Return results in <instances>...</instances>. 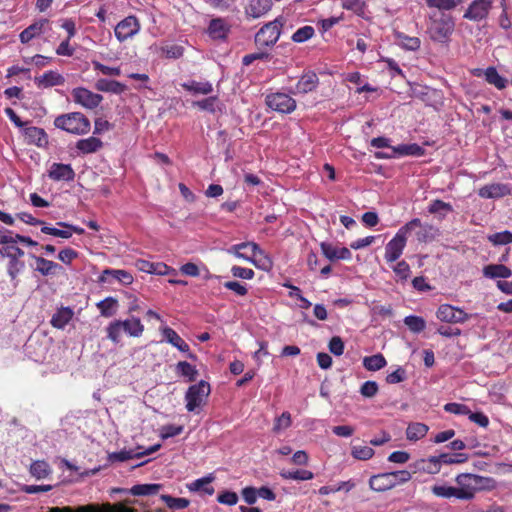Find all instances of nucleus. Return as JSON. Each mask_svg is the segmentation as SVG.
Returning a JSON list of instances; mask_svg holds the SVG:
<instances>
[{"instance_id": "nucleus-1", "label": "nucleus", "mask_w": 512, "mask_h": 512, "mask_svg": "<svg viewBox=\"0 0 512 512\" xmlns=\"http://www.w3.org/2000/svg\"><path fill=\"white\" fill-rule=\"evenodd\" d=\"M454 489L464 492L472 497L479 492L492 491L495 489V480L489 476L472 473H460L454 477Z\"/></svg>"}, {"instance_id": "nucleus-2", "label": "nucleus", "mask_w": 512, "mask_h": 512, "mask_svg": "<svg viewBox=\"0 0 512 512\" xmlns=\"http://www.w3.org/2000/svg\"><path fill=\"white\" fill-rule=\"evenodd\" d=\"M122 333H125L128 337L139 338L143 334V324L139 318L132 316L125 320H113L106 327V335L113 344H119Z\"/></svg>"}, {"instance_id": "nucleus-3", "label": "nucleus", "mask_w": 512, "mask_h": 512, "mask_svg": "<svg viewBox=\"0 0 512 512\" xmlns=\"http://www.w3.org/2000/svg\"><path fill=\"white\" fill-rule=\"evenodd\" d=\"M54 126L73 135H85L91 130L90 120L81 112H70L57 116Z\"/></svg>"}, {"instance_id": "nucleus-4", "label": "nucleus", "mask_w": 512, "mask_h": 512, "mask_svg": "<svg viewBox=\"0 0 512 512\" xmlns=\"http://www.w3.org/2000/svg\"><path fill=\"white\" fill-rule=\"evenodd\" d=\"M427 33L432 41L438 43H448L455 29V22L451 15L441 13L439 17L431 15Z\"/></svg>"}, {"instance_id": "nucleus-5", "label": "nucleus", "mask_w": 512, "mask_h": 512, "mask_svg": "<svg viewBox=\"0 0 512 512\" xmlns=\"http://www.w3.org/2000/svg\"><path fill=\"white\" fill-rule=\"evenodd\" d=\"M37 246V242L28 236L11 231L0 233V256H25L21 247Z\"/></svg>"}, {"instance_id": "nucleus-6", "label": "nucleus", "mask_w": 512, "mask_h": 512, "mask_svg": "<svg viewBox=\"0 0 512 512\" xmlns=\"http://www.w3.org/2000/svg\"><path fill=\"white\" fill-rule=\"evenodd\" d=\"M283 26V18L278 17L275 20L263 25L255 34V44L258 47H272L278 41Z\"/></svg>"}, {"instance_id": "nucleus-7", "label": "nucleus", "mask_w": 512, "mask_h": 512, "mask_svg": "<svg viewBox=\"0 0 512 512\" xmlns=\"http://www.w3.org/2000/svg\"><path fill=\"white\" fill-rule=\"evenodd\" d=\"M209 394L210 385L204 380L188 387L187 393H185V402H187L185 408H187V411L195 412L196 409L205 405Z\"/></svg>"}, {"instance_id": "nucleus-8", "label": "nucleus", "mask_w": 512, "mask_h": 512, "mask_svg": "<svg viewBox=\"0 0 512 512\" xmlns=\"http://www.w3.org/2000/svg\"><path fill=\"white\" fill-rule=\"evenodd\" d=\"M266 105L274 111L290 114L296 109V101L289 94L276 92L266 95Z\"/></svg>"}, {"instance_id": "nucleus-9", "label": "nucleus", "mask_w": 512, "mask_h": 512, "mask_svg": "<svg viewBox=\"0 0 512 512\" xmlns=\"http://www.w3.org/2000/svg\"><path fill=\"white\" fill-rule=\"evenodd\" d=\"M406 233L407 226L401 227L393 239L389 240L388 244H386V251H384V260L386 262L394 263V261L401 257L402 251L406 247Z\"/></svg>"}, {"instance_id": "nucleus-10", "label": "nucleus", "mask_w": 512, "mask_h": 512, "mask_svg": "<svg viewBox=\"0 0 512 512\" xmlns=\"http://www.w3.org/2000/svg\"><path fill=\"white\" fill-rule=\"evenodd\" d=\"M231 251L235 253L236 257L251 262L254 265H258V261L264 256H267L255 242H241L235 244L231 246Z\"/></svg>"}, {"instance_id": "nucleus-11", "label": "nucleus", "mask_w": 512, "mask_h": 512, "mask_svg": "<svg viewBox=\"0 0 512 512\" xmlns=\"http://www.w3.org/2000/svg\"><path fill=\"white\" fill-rule=\"evenodd\" d=\"M437 320L449 324H463L469 320L471 315L464 312L461 308L448 304H441L436 311Z\"/></svg>"}, {"instance_id": "nucleus-12", "label": "nucleus", "mask_w": 512, "mask_h": 512, "mask_svg": "<svg viewBox=\"0 0 512 512\" xmlns=\"http://www.w3.org/2000/svg\"><path fill=\"white\" fill-rule=\"evenodd\" d=\"M71 95L76 104L89 110L97 108L103 100V96L101 94L94 93L84 87L74 88Z\"/></svg>"}, {"instance_id": "nucleus-13", "label": "nucleus", "mask_w": 512, "mask_h": 512, "mask_svg": "<svg viewBox=\"0 0 512 512\" xmlns=\"http://www.w3.org/2000/svg\"><path fill=\"white\" fill-rule=\"evenodd\" d=\"M141 25L134 15H129L121 20L114 29L115 37L119 42H124L139 33Z\"/></svg>"}, {"instance_id": "nucleus-14", "label": "nucleus", "mask_w": 512, "mask_h": 512, "mask_svg": "<svg viewBox=\"0 0 512 512\" xmlns=\"http://www.w3.org/2000/svg\"><path fill=\"white\" fill-rule=\"evenodd\" d=\"M468 461V456L465 453H441L438 456H431L429 459L424 460V462H427L434 466L433 468L424 467L425 470L429 473H436L438 472V467L441 464L444 465H451V464H462L464 462Z\"/></svg>"}, {"instance_id": "nucleus-15", "label": "nucleus", "mask_w": 512, "mask_h": 512, "mask_svg": "<svg viewBox=\"0 0 512 512\" xmlns=\"http://www.w3.org/2000/svg\"><path fill=\"white\" fill-rule=\"evenodd\" d=\"M319 85L318 75L312 70H305L296 85L289 92L294 95L307 94L316 90Z\"/></svg>"}, {"instance_id": "nucleus-16", "label": "nucleus", "mask_w": 512, "mask_h": 512, "mask_svg": "<svg viewBox=\"0 0 512 512\" xmlns=\"http://www.w3.org/2000/svg\"><path fill=\"white\" fill-rule=\"evenodd\" d=\"M118 282L121 285H131L133 283V276L131 273L123 269H104L102 270L99 277H97V283H108Z\"/></svg>"}, {"instance_id": "nucleus-17", "label": "nucleus", "mask_w": 512, "mask_h": 512, "mask_svg": "<svg viewBox=\"0 0 512 512\" xmlns=\"http://www.w3.org/2000/svg\"><path fill=\"white\" fill-rule=\"evenodd\" d=\"M493 0H474L464 13V18L471 21H481L487 18L492 9Z\"/></svg>"}, {"instance_id": "nucleus-18", "label": "nucleus", "mask_w": 512, "mask_h": 512, "mask_svg": "<svg viewBox=\"0 0 512 512\" xmlns=\"http://www.w3.org/2000/svg\"><path fill=\"white\" fill-rule=\"evenodd\" d=\"M430 492L440 499H455L459 501H471L474 499L471 495L465 494L464 492L455 489L453 486H448L446 484L434 485L430 487Z\"/></svg>"}, {"instance_id": "nucleus-19", "label": "nucleus", "mask_w": 512, "mask_h": 512, "mask_svg": "<svg viewBox=\"0 0 512 512\" xmlns=\"http://www.w3.org/2000/svg\"><path fill=\"white\" fill-rule=\"evenodd\" d=\"M160 448V444L150 446L148 449L140 452H134L133 450H122L120 452H112L108 454V461L111 464L116 462H123L129 459H139L148 455H151Z\"/></svg>"}, {"instance_id": "nucleus-20", "label": "nucleus", "mask_w": 512, "mask_h": 512, "mask_svg": "<svg viewBox=\"0 0 512 512\" xmlns=\"http://www.w3.org/2000/svg\"><path fill=\"white\" fill-rule=\"evenodd\" d=\"M23 135L26 143L29 145H36L37 147L44 148L49 143L47 133L40 127L25 126L23 128Z\"/></svg>"}, {"instance_id": "nucleus-21", "label": "nucleus", "mask_w": 512, "mask_h": 512, "mask_svg": "<svg viewBox=\"0 0 512 512\" xmlns=\"http://www.w3.org/2000/svg\"><path fill=\"white\" fill-rule=\"evenodd\" d=\"M474 75L477 77L483 76L488 84L493 85L498 90L505 89L508 84V80L501 76L493 66H489L486 69H476Z\"/></svg>"}, {"instance_id": "nucleus-22", "label": "nucleus", "mask_w": 512, "mask_h": 512, "mask_svg": "<svg viewBox=\"0 0 512 512\" xmlns=\"http://www.w3.org/2000/svg\"><path fill=\"white\" fill-rule=\"evenodd\" d=\"M48 176L54 181H73L75 172L70 164L53 163L48 171Z\"/></svg>"}, {"instance_id": "nucleus-23", "label": "nucleus", "mask_w": 512, "mask_h": 512, "mask_svg": "<svg viewBox=\"0 0 512 512\" xmlns=\"http://www.w3.org/2000/svg\"><path fill=\"white\" fill-rule=\"evenodd\" d=\"M34 82L40 89H47L54 86L64 85L65 78L57 71L49 70L41 76L34 78Z\"/></svg>"}, {"instance_id": "nucleus-24", "label": "nucleus", "mask_w": 512, "mask_h": 512, "mask_svg": "<svg viewBox=\"0 0 512 512\" xmlns=\"http://www.w3.org/2000/svg\"><path fill=\"white\" fill-rule=\"evenodd\" d=\"M49 24L47 19H41L29 25L19 35L21 43L27 44L35 37L41 35L45 31V27Z\"/></svg>"}, {"instance_id": "nucleus-25", "label": "nucleus", "mask_w": 512, "mask_h": 512, "mask_svg": "<svg viewBox=\"0 0 512 512\" xmlns=\"http://www.w3.org/2000/svg\"><path fill=\"white\" fill-rule=\"evenodd\" d=\"M6 260V273L10 276L11 281L16 280L18 275L25 269L23 255L0 256Z\"/></svg>"}, {"instance_id": "nucleus-26", "label": "nucleus", "mask_w": 512, "mask_h": 512, "mask_svg": "<svg viewBox=\"0 0 512 512\" xmlns=\"http://www.w3.org/2000/svg\"><path fill=\"white\" fill-rule=\"evenodd\" d=\"M63 228L65 229H57L52 226H42L41 231L44 234L62 239H68L73 234L82 235L83 232H85L80 226H63Z\"/></svg>"}, {"instance_id": "nucleus-27", "label": "nucleus", "mask_w": 512, "mask_h": 512, "mask_svg": "<svg viewBox=\"0 0 512 512\" xmlns=\"http://www.w3.org/2000/svg\"><path fill=\"white\" fill-rule=\"evenodd\" d=\"M207 31L212 39L224 40L230 31V27L224 19L216 18L210 21Z\"/></svg>"}, {"instance_id": "nucleus-28", "label": "nucleus", "mask_w": 512, "mask_h": 512, "mask_svg": "<svg viewBox=\"0 0 512 512\" xmlns=\"http://www.w3.org/2000/svg\"><path fill=\"white\" fill-rule=\"evenodd\" d=\"M271 6V0H250L245 12L247 16L256 19L265 15Z\"/></svg>"}, {"instance_id": "nucleus-29", "label": "nucleus", "mask_w": 512, "mask_h": 512, "mask_svg": "<svg viewBox=\"0 0 512 512\" xmlns=\"http://www.w3.org/2000/svg\"><path fill=\"white\" fill-rule=\"evenodd\" d=\"M75 147L79 154H92L96 153L103 147V142L99 138L91 136L78 140Z\"/></svg>"}, {"instance_id": "nucleus-30", "label": "nucleus", "mask_w": 512, "mask_h": 512, "mask_svg": "<svg viewBox=\"0 0 512 512\" xmlns=\"http://www.w3.org/2000/svg\"><path fill=\"white\" fill-rule=\"evenodd\" d=\"M322 254L326 256L327 259L334 260H351V251L348 248H337L328 243L321 244Z\"/></svg>"}, {"instance_id": "nucleus-31", "label": "nucleus", "mask_w": 512, "mask_h": 512, "mask_svg": "<svg viewBox=\"0 0 512 512\" xmlns=\"http://www.w3.org/2000/svg\"><path fill=\"white\" fill-rule=\"evenodd\" d=\"M397 485L401 484L392 481V479H390L389 476H385L382 474L372 475L370 476L369 479L370 490L376 492H384L393 489Z\"/></svg>"}, {"instance_id": "nucleus-32", "label": "nucleus", "mask_w": 512, "mask_h": 512, "mask_svg": "<svg viewBox=\"0 0 512 512\" xmlns=\"http://www.w3.org/2000/svg\"><path fill=\"white\" fill-rule=\"evenodd\" d=\"M161 333H163L164 340L168 342L169 344L173 345L178 351L180 352H189V346L186 342H184L183 338L179 336V334L176 333L175 330L164 326L163 329H161Z\"/></svg>"}, {"instance_id": "nucleus-33", "label": "nucleus", "mask_w": 512, "mask_h": 512, "mask_svg": "<svg viewBox=\"0 0 512 512\" xmlns=\"http://www.w3.org/2000/svg\"><path fill=\"white\" fill-rule=\"evenodd\" d=\"M509 193V188L505 184L493 183L479 189V196L482 198H499Z\"/></svg>"}, {"instance_id": "nucleus-34", "label": "nucleus", "mask_w": 512, "mask_h": 512, "mask_svg": "<svg viewBox=\"0 0 512 512\" xmlns=\"http://www.w3.org/2000/svg\"><path fill=\"white\" fill-rule=\"evenodd\" d=\"M73 318V310L69 307H61L51 317V326L54 329H64L66 324Z\"/></svg>"}, {"instance_id": "nucleus-35", "label": "nucleus", "mask_w": 512, "mask_h": 512, "mask_svg": "<svg viewBox=\"0 0 512 512\" xmlns=\"http://www.w3.org/2000/svg\"><path fill=\"white\" fill-rule=\"evenodd\" d=\"M213 481L212 474L195 479L194 482L188 484V490L192 492H201L207 496H212L213 488L210 485Z\"/></svg>"}, {"instance_id": "nucleus-36", "label": "nucleus", "mask_w": 512, "mask_h": 512, "mask_svg": "<svg viewBox=\"0 0 512 512\" xmlns=\"http://www.w3.org/2000/svg\"><path fill=\"white\" fill-rule=\"evenodd\" d=\"M395 39L397 44L407 51H416L421 46V40L418 37L409 36L403 32H395Z\"/></svg>"}, {"instance_id": "nucleus-37", "label": "nucleus", "mask_w": 512, "mask_h": 512, "mask_svg": "<svg viewBox=\"0 0 512 512\" xmlns=\"http://www.w3.org/2000/svg\"><path fill=\"white\" fill-rule=\"evenodd\" d=\"M95 88L102 92L121 94L125 90V85L116 80L101 78L95 83Z\"/></svg>"}, {"instance_id": "nucleus-38", "label": "nucleus", "mask_w": 512, "mask_h": 512, "mask_svg": "<svg viewBox=\"0 0 512 512\" xmlns=\"http://www.w3.org/2000/svg\"><path fill=\"white\" fill-rule=\"evenodd\" d=\"M428 426L420 422H413L406 427V440L419 441L426 436Z\"/></svg>"}, {"instance_id": "nucleus-39", "label": "nucleus", "mask_w": 512, "mask_h": 512, "mask_svg": "<svg viewBox=\"0 0 512 512\" xmlns=\"http://www.w3.org/2000/svg\"><path fill=\"white\" fill-rule=\"evenodd\" d=\"M182 87L193 94H203L208 95L213 91L212 84L208 81L204 82H198L195 80H190L187 82H184L182 84Z\"/></svg>"}, {"instance_id": "nucleus-40", "label": "nucleus", "mask_w": 512, "mask_h": 512, "mask_svg": "<svg viewBox=\"0 0 512 512\" xmlns=\"http://www.w3.org/2000/svg\"><path fill=\"white\" fill-rule=\"evenodd\" d=\"M362 365H364L365 370L369 372H377L387 365V361L381 353H376L365 357Z\"/></svg>"}, {"instance_id": "nucleus-41", "label": "nucleus", "mask_w": 512, "mask_h": 512, "mask_svg": "<svg viewBox=\"0 0 512 512\" xmlns=\"http://www.w3.org/2000/svg\"><path fill=\"white\" fill-rule=\"evenodd\" d=\"M393 152L397 156H422L425 153V149L416 143L401 144L393 147Z\"/></svg>"}, {"instance_id": "nucleus-42", "label": "nucleus", "mask_w": 512, "mask_h": 512, "mask_svg": "<svg viewBox=\"0 0 512 512\" xmlns=\"http://www.w3.org/2000/svg\"><path fill=\"white\" fill-rule=\"evenodd\" d=\"M57 269H61V266L52 260L36 257V271L41 273L42 276L54 275Z\"/></svg>"}, {"instance_id": "nucleus-43", "label": "nucleus", "mask_w": 512, "mask_h": 512, "mask_svg": "<svg viewBox=\"0 0 512 512\" xmlns=\"http://www.w3.org/2000/svg\"><path fill=\"white\" fill-rule=\"evenodd\" d=\"M484 275L489 278H509L511 277V269L505 265H488L484 268Z\"/></svg>"}, {"instance_id": "nucleus-44", "label": "nucleus", "mask_w": 512, "mask_h": 512, "mask_svg": "<svg viewBox=\"0 0 512 512\" xmlns=\"http://www.w3.org/2000/svg\"><path fill=\"white\" fill-rule=\"evenodd\" d=\"M162 485L160 484H136L130 489L133 496H154Z\"/></svg>"}, {"instance_id": "nucleus-45", "label": "nucleus", "mask_w": 512, "mask_h": 512, "mask_svg": "<svg viewBox=\"0 0 512 512\" xmlns=\"http://www.w3.org/2000/svg\"><path fill=\"white\" fill-rule=\"evenodd\" d=\"M279 476L285 480L307 481L313 479V472L308 470H283L279 472Z\"/></svg>"}, {"instance_id": "nucleus-46", "label": "nucleus", "mask_w": 512, "mask_h": 512, "mask_svg": "<svg viewBox=\"0 0 512 512\" xmlns=\"http://www.w3.org/2000/svg\"><path fill=\"white\" fill-rule=\"evenodd\" d=\"M117 300L113 297H106L104 300L97 302V309L101 312L102 317H112L115 314Z\"/></svg>"}, {"instance_id": "nucleus-47", "label": "nucleus", "mask_w": 512, "mask_h": 512, "mask_svg": "<svg viewBox=\"0 0 512 512\" xmlns=\"http://www.w3.org/2000/svg\"><path fill=\"white\" fill-rule=\"evenodd\" d=\"M403 323L414 334H419L425 330V319L419 316L408 315L403 319Z\"/></svg>"}, {"instance_id": "nucleus-48", "label": "nucleus", "mask_w": 512, "mask_h": 512, "mask_svg": "<svg viewBox=\"0 0 512 512\" xmlns=\"http://www.w3.org/2000/svg\"><path fill=\"white\" fill-rule=\"evenodd\" d=\"M176 373L182 377H186L188 381L193 382L198 375L195 366L189 364L187 361H180L176 364Z\"/></svg>"}, {"instance_id": "nucleus-49", "label": "nucleus", "mask_w": 512, "mask_h": 512, "mask_svg": "<svg viewBox=\"0 0 512 512\" xmlns=\"http://www.w3.org/2000/svg\"><path fill=\"white\" fill-rule=\"evenodd\" d=\"M429 8H436L440 11H450L455 9L461 0H425Z\"/></svg>"}, {"instance_id": "nucleus-50", "label": "nucleus", "mask_w": 512, "mask_h": 512, "mask_svg": "<svg viewBox=\"0 0 512 512\" xmlns=\"http://www.w3.org/2000/svg\"><path fill=\"white\" fill-rule=\"evenodd\" d=\"M315 35V30L312 26L306 25L297 29L291 39L295 43H304Z\"/></svg>"}, {"instance_id": "nucleus-51", "label": "nucleus", "mask_w": 512, "mask_h": 512, "mask_svg": "<svg viewBox=\"0 0 512 512\" xmlns=\"http://www.w3.org/2000/svg\"><path fill=\"white\" fill-rule=\"evenodd\" d=\"M161 500H163L166 507L172 510H183L188 507L189 500L186 498H174L170 495H161Z\"/></svg>"}, {"instance_id": "nucleus-52", "label": "nucleus", "mask_w": 512, "mask_h": 512, "mask_svg": "<svg viewBox=\"0 0 512 512\" xmlns=\"http://www.w3.org/2000/svg\"><path fill=\"white\" fill-rule=\"evenodd\" d=\"M50 467L45 461H36L30 464V475L36 477V479H43L49 476Z\"/></svg>"}, {"instance_id": "nucleus-53", "label": "nucleus", "mask_w": 512, "mask_h": 512, "mask_svg": "<svg viewBox=\"0 0 512 512\" xmlns=\"http://www.w3.org/2000/svg\"><path fill=\"white\" fill-rule=\"evenodd\" d=\"M375 452L368 446H353L352 457L358 461H368L373 457Z\"/></svg>"}, {"instance_id": "nucleus-54", "label": "nucleus", "mask_w": 512, "mask_h": 512, "mask_svg": "<svg viewBox=\"0 0 512 512\" xmlns=\"http://www.w3.org/2000/svg\"><path fill=\"white\" fill-rule=\"evenodd\" d=\"M428 210L432 214H438L440 216L438 220L440 221L442 216H445L452 211V207L450 204L441 200H435L429 205Z\"/></svg>"}, {"instance_id": "nucleus-55", "label": "nucleus", "mask_w": 512, "mask_h": 512, "mask_svg": "<svg viewBox=\"0 0 512 512\" xmlns=\"http://www.w3.org/2000/svg\"><path fill=\"white\" fill-rule=\"evenodd\" d=\"M181 433H183L182 425H165L159 430V437L163 440H168L179 436Z\"/></svg>"}, {"instance_id": "nucleus-56", "label": "nucleus", "mask_w": 512, "mask_h": 512, "mask_svg": "<svg viewBox=\"0 0 512 512\" xmlns=\"http://www.w3.org/2000/svg\"><path fill=\"white\" fill-rule=\"evenodd\" d=\"M46 512H98L97 506L89 504L72 508L70 506L50 507Z\"/></svg>"}, {"instance_id": "nucleus-57", "label": "nucleus", "mask_w": 512, "mask_h": 512, "mask_svg": "<svg viewBox=\"0 0 512 512\" xmlns=\"http://www.w3.org/2000/svg\"><path fill=\"white\" fill-rule=\"evenodd\" d=\"M487 239H489V242L495 246L506 245L512 243V234L509 231H503L494 233L493 235L487 237Z\"/></svg>"}, {"instance_id": "nucleus-58", "label": "nucleus", "mask_w": 512, "mask_h": 512, "mask_svg": "<svg viewBox=\"0 0 512 512\" xmlns=\"http://www.w3.org/2000/svg\"><path fill=\"white\" fill-rule=\"evenodd\" d=\"M291 426V414L289 412L284 411L283 414L279 415L274 421V426H272V431L274 433H279L281 430H285Z\"/></svg>"}, {"instance_id": "nucleus-59", "label": "nucleus", "mask_w": 512, "mask_h": 512, "mask_svg": "<svg viewBox=\"0 0 512 512\" xmlns=\"http://www.w3.org/2000/svg\"><path fill=\"white\" fill-rule=\"evenodd\" d=\"M444 411L450 414L463 416H467L474 413L471 410H469L468 406L459 403H448L444 405Z\"/></svg>"}, {"instance_id": "nucleus-60", "label": "nucleus", "mask_w": 512, "mask_h": 512, "mask_svg": "<svg viewBox=\"0 0 512 512\" xmlns=\"http://www.w3.org/2000/svg\"><path fill=\"white\" fill-rule=\"evenodd\" d=\"M378 385L374 380H367L360 386V395L365 398H372L377 395Z\"/></svg>"}, {"instance_id": "nucleus-61", "label": "nucleus", "mask_w": 512, "mask_h": 512, "mask_svg": "<svg viewBox=\"0 0 512 512\" xmlns=\"http://www.w3.org/2000/svg\"><path fill=\"white\" fill-rule=\"evenodd\" d=\"M382 475L389 477V479L393 480L400 485L405 484L411 479V474L406 470L394 471V472H384Z\"/></svg>"}, {"instance_id": "nucleus-62", "label": "nucleus", "mask_w": 512, "mask_h": 512, "mask_svg": "<svg viewBox=\"0 0 512 512\" xmlns=\"http://www.w3.org/2000/svg\"><path fill=\"white\" fill-rule=\"evenodd\" d=\"M342 7L346 10L353 11L357 15L364 13L365 3L363 0H343Z\"/></svg>"}, {"instance_id": "nucleus-63", "label": "nucleus", "mask_w": 512, "mask_h": 512, "mask_svg": "<svg viewBox=\"0 0 512 512\" xmlns=\"http://www.w3.org/2000/svg\"><path fill=\"white\" fill-rule=\"evenodd\" d=\"M393 272L401 281H406L409 278V274H411V269H409V265L405 260H401L393 266Z\"/></svg>"}, {"instance_id": "nucleus-64", "label": "nucleus", "mask_w": 512, "mask_h": 512, "mask_svg": "<svg viewBox=\"0 0 512 512\" xmlns=\"http://www.w3.org/2000/svg\"><path fill=\"white\" fill-rule=\"evenodd\" d=\"M231 275L235 278H240L242 280H251L255 276V272H253L250 268H242L240 266L231 267Z\"/></svg>"}]
</instances>
